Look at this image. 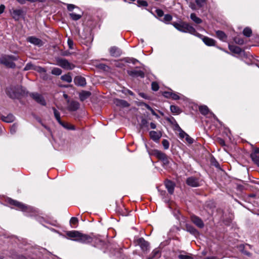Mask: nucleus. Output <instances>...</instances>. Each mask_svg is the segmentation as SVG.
<instances>
[{
	"label": "nucleus",
	"mask_w": 259,
	"mask_h": 259,
	"mask_svg": "<svg viewBox=\"0 0 259 259\" xmlns=\"http://www.w3.org/2000/svg\"><path fill=\"white\" fill-rule=\"evenodd\" d=\"M174 26L177 29L180 31L185 33H190L192 34L197 36V37L202 36V35L198 33L192 25L189 24L187 23H176L174 24Z\"/></svg>",
	"instance_id": "f257e3e1"
},
{
	"label": "nucleus",
	"mask_w": 259,
	"mask_h": 259,
	"mask_svg": "<svg viewBox=\"0 0 259 259\" xmlns=\"http://www.w3.org/2000/svg\"><path fill=\"white\" fill-rule=\"evenodd\" d=\"M17 60V58L14 56L4 55L0 57V64L6 67L14 68L16 66L14 61Z\"/></svg>",
	"instance_id": "f03ea898"
},
{
	"label": "nucleus",
	"mask_w": 259,
	"mask_h": 259,
	"mask_svg": "<svg viewBox=\"0 0 259 259\" xmlns=\"http://www.w3.org/2000/svg\"><path fill=\"white\" fill-rule=\"evenodd\" d=\"M57 64L66 70H72L75 67L74 65L70 63L66 59H61L58 60L57 61Z\"/></svg>",
	"instance_id": "7ed1b4c3"
},
{
	"label": "nucleus",
	"mask_w": 259,
	"mask_h": 259,
	"mask_svg": "<svg viewBox=\"0 0 259 259\" xmlns=\"http://www.w3.org/2000/svg\"><path fill=\"white\" fill-rule=\"evenodd\" d=\"M11 203L13 205L18 207L20 209H21L22 211H32L33 209V208L31 207L25 205V204L15 200H12Z\"/></svg>",
	"instance_id": "20e7f679"
},
{
	"label": "nucleus",
	"mask_w": 259,
	"mask_h": 259,
	"mask_svg": "<svg viewBox=\"0 0 259 259\" xmlns=\"http://www.w3.org/2000/svg\"><path fill=\"white\" fill-rule=\"evenodd\" d=\"M10 13L13 19L19 20L23 15V12L21 9H14L10 11Z\"/></svg>",
	"instance_id": "39448f33"
},
{
	"label": "nucleus",
	"mask_w": 259,
	"mask_h": 259,
	"mask_svg": "<svg viewBox=\"0 0 259 259\" xmlns=\"http://www.w3.org/2000/svg\"><path fill=\"white\" fill-rule=\"evenodd\" d=\"M80 232L78 231H70L66 233V235L70 239L75 241H78L80 235Z\"/></svg>",
	"instance_id": "423d86ee"
},
{
	"label": "nucleus",
	"mask_w": 259,
	"mask_h": 259,
	"mask_svg": "<svg viewBox=\"0 0 259 259\" xmlns=\"http://www.w3.org/2000/svg\"><path fill=\"white\" fill-rule=\"evenodd\" d=\"M250 157L255 164L259 167V148L254 149L250 154Z\"/></svg>",
	"instance_id": "0eeeda50"
},
{
	"label": "nucleus",
	"mask_w": 259,
	"mask_h": 259,
	"mask_svg": "<svg viewBox=\"0 0 259 259\" xmlns=\"http://www.w3.org/2000/svg\"><path fill=\"white\" fill-rule=\"evenodd\" d=\"M93 240V238L91 236L81 233L78 242L87 244L92 242Z\"/></svg>",
	"instance_id": "6e6552de"
},
{
	"label": "nucleus",
	"mask_w": 259,
	"mask_h": 259,
	"mask_svg": "<svg viewBox=\"0 0 259 259\" xmlns=\"http://www.w3.org/2000/svg\"><path fill=\"white\" fill-rule=\"evenodd\" d=\"M30 96L38 103L42 105H46V101L41 95L38 93H32Z\"/></svg>",
	"instance_id": "1a4fd4ad"
},
{
	"label": "nucleus",
	"mask_w": 259,
	"mask_h": 259,
	"mask_svg": "<svg viewBox=\"0 0 259 259\" xmlns=\"http://www.w3.org/2000/svg\"><path fill=\"white\" fill-rule=\"evenodd\" d=\"M186 183L188 185L193 187H196L199 186L198 179L193 177L188 178L187 179Z\"/></svg>",
	"instance_id": "9d476101"
},
{
	"label": "nucleus",
	"mask_w": 259,
	"mask_h": 259,
	"mask_svg": "<svg viewBox=\"0 0 259 259\" xmlns=\"http://www.w3.org/2000/svg\"><path fill=\"white\" fill-rule=\"evenodd\" d=\"M27 41L38 47L42 46L43 45V42L40 39L36 38L34 36H29L27 38Z\"/></svg>",
	"instance_id": "9b49d317"
},
{
	"label": "nucleus",
	"mask_w": 259,
	"mask_h": 259,
	"mask_svg": "<svg viewBox=\"0 0 259 259\" xmlns=\"http://www.w3.org/2000/svg\"><path fill=\"white\" fill-rule=\"evenodd\" d=\"M192 222L198 227L202 228L204 227V223L202 220L196 215H192L191 217Z\"/></svg>",
	"instance_id": "f8f14e48"
},
{
	"label": "nucleus",
	"mask_w": 259,
	"mask_h": 259,
	"mask_svg": "<svg viewBox=\"0 0 259 259\" xmlns=\"http://www.w3.org/2000/svg\"><path fill=\"white\" fill-rule=\"evenodd\" d=\"M155 156L159 159L162 160L164 163H168V159L166 155L159 151V150H155Z\"/></svg>",
	"instance_id": "ddd939ff"
},
{
	"label": "nucleus",
	"mask_w": 259,
	"mask_h": 259,
	"mask_svg": "<svg viewBox=\"0 0 259 259\" xmlns=\"http://www.w3.org/2000/svg\"><path fill=\"white\" fill-rule=\"evenodd\" d=\"M68 105L67 109L69 111H74L77 110L79 108V104L78 102L76 101H71L70 102L69 100H68Z\"/></svg>",
	"instance_id": "4468645a"
},
{
	"label": "nucleus",
	"mask_w": 259,
	"mask_h": 259,
	"mask_svg": "<svg viewBox=\"0 0 259 259\" xmlns=\"http://www.w3.org/2000/svg\"><path fill=\"white\" fill-rule=\"evenodd\" d=\"M199 37L201 38L203 42L208 46H214L215 45L216 41L212 38L207 36H203L202 35L201 37Z\"/></svg>",
	"instance_id": "2eb2a0df"
},
{
	"label": "nucleus",
	"mask_w": 259,
	"mask_h": 259,
	"mask_svg": "<svg viewBox=\"0 0 259 259\" xmlns=\"http://www.w3.org/2000/svg\"><path fill=\"white\" fill-rule=\"evenodd\" d=\"M128 74L133 77L140 76L142 78L144 77V73L141 70H132L127 71Z\"/></svg>",
	"instance_id": "dca6fc26"
},
{
	"label": "nucleus",
	"mask_w": 259,
	"mask_h": 259,
	"mask_svg": "<svg viewBox=\"0 0 259 259\" xmlns=\"http://www.w3.org/2000/svg\"><path fill=\"white\" fill-rule=\"evenodd\" d=\"M74 81L75 84L78 86H84L86 84L85 78L80 76H76L74 79Z\"/></svg>",
	"instance_id": "f3484780"
},
{
	"label": "nucleus",
	"mask_w": 259,
	"mask_h": 259,
	"mask_svg": "<svg viewBox=\"0 0 259 259\" xmlns=\"http://www.w3.org/2000/svg\"><path fill=\"white\" fill-rule=\"evenodd\" d=\"M149 135L150 138L154 141L157 142L158 141L160 138H161L162 134L161 132H156V131H151L149 133Z\"/></svg>",
	"instance_id": "a211bd4d"
},
{
	"label": "nucleus",
	"mask_w": 259,
	"mask_h": 259,
	"mask_svg": "<svg viewBox=\"0 0 259 259\" xmlns=\"http://www.w3.org/2000/svg\"><path fill=\"white\" fill-rule=\"evenodd\" d=\"M165 186L166 189H167L169 193H170V194H172L174 191L175 186V184L170 181L167 180L165 182Z\"/></svg>",
	"instance_id": "6ab92c4d"
},
{
	"label": "nucleus",
	"mask_w": 259,
	"mask_h": 259,
	"mask_svg": "<svg viewBox=\"0 0 259 259\" xmlns=\"http://www.w3.org/2000/svg\"><path fill=\"white\" fill-rule=\"evenodd\" d=\"M138 243L143 250H146L149 246L148 242L146 241L143 238H141L138 240Z\"/></svg>",
	"instance_id": "aec40b11"
},
{
	"label": "nucleus",
	"mask_w": 259,
	"mask_h": 259,
	"mask_svg": "<svg viewBox=\"0 0 259 259\" xmlns=\"http://www.w3.org/2000/svg\"><path fill=\"white\" fill-rule=\"evenodd\" d=\"M111 56L114 57H118L120 55V50L117 47H112L109 50Z\"/></svg>",
	"instance_id": "412c9836"
},
{
	"label": "nucleus",
	"mask_w": 259,
	"mask_h": 259,
	"mask_svg": "<svg viewBox=\"0 0 259 259\" xmlns=\"http://www.w3.org/2000/svg\"><path fill=\"white\" fill-rule=\"evenodd\" d=\"M217 37L220 40L226 41L227 40V36L226 34L222 31L217 30L215 31Z\"/></svg>",
	"instance_id": "4be33fe9"
},
{
	"label": "nucleus",
	"mask_w": 259,
	"mask_h": 259,
	"mask_svg": "<svg viewBox=\"0 0 259 259\" xmlns=\"http://www.w3.org/2000/svg\"><path fill=\"white\" fill-rule=\"evenodd\" d=\"M199 110L200 113L204 115H206L208 114H212V113L210 112L208 108L205 105L199 106Z\"/></svg>",
	"instance_id": "5701e85b"
},
{
	"label": "nucleus",
	"mask_w": 259,
	"mask_h": 259,
	"mask_svg": "<svg viewBox=\"0 0 259 259\" xmlns=\"http://www.w3.org/2000/svg\"><path fill=\"white\" fill-rule=\"evenodd\" d=\"M2 119L4 122L10 123L13 122L14 120L15 117L13 115L10 114L8 115L7 116H3L2 117Z\"/></svg>",
	"instance_id": "b1692460"
},
{
	"label": "nucleus",
	"mask_w": 259,
	"mask_h": 259,
	"mask_svg": "<svg viewBox=\"0 0 259 259\" xmlns=\"http://www.w3.org/2000/svg\"><path fill=\"white\" fill-rule=\"evenodd\" d=\"M91 95V93L87 91H82L79 94V98L81 101H84Z\"/></svg>",
	"instance_id": "393cba45"
},
{
	"label": "nucleus",
	"mask_w": 259,
	"mask_h": 259,
	"mask_svg": "<svg viewBox=\"0 0 259 259\" xmlns=\"http://www.w3.org/2000/svg\"><path fill=\"white\" fill-rule=\"evenodd\" d=\"M190 18L196 24H200L202 22V20L198 17L195 13H192L190 15Z\"/></svg>",
	"instance_id": "a878e982"
},
{
	"label": "nucleus",
	"mask_w": 259,
	"mask_h": 259,
	"mask_svg": "<svg viewBox=\"0 0 259 259\" xmlns=\"http://www.w3.org/2000/svg\"><path fill=\"white\" fill-rule=\"evenodd\" d=\"M82 14V13L80 14H76L72 12L69 14V16L72 20L76 21L81 18Z\"/></svg>",
	"instance_id": "bb28decb"
},
{
	"label": "nucleus",
	"mask_w": 259,
	"mask_h": 259,
	"mask_svg": "<svg viewBox=\"0 0 259 259\" xmlns=\"http://www.w3.org/2000/svg\"><path fill=\"white\" fill-rule=\"evenodd\" d=\"M60 124L63 127L67 130H75V126L72 124H69V123L64 122L62 121V123Z\"/></svg>",
	"instance_id": "cd10ccee"
},
{
	"label": "nucleus",
	"mask_w": 259,
	"mask_h": 259,
	"mask_svg": "<svg viewBox=\"0 0 259 259\" xmlns=\"http://www.w3.org/2000/svg\"><path fill=\"white\" fill-rule=\"evenodd\" d=\"M53 110L54 112V116L57 121L59 124L62 123V121L61 120L60 114L58 111L55 108H53Z\"/></svg>",
	"instance_id": "c85d7f7f"
},
{
	"label": "nucleus",
	"mask_w": 259,
	"mask_h": 259,
	"mask_svg": "<svg viewBox=\"0 0 259 259\" xmlns=\"http://www.w3.org/2000/svg\"><path fill=\"white\" fill-rule=\"evenodd\" d=\"M229 48L231 51L236 54H240L241 51L239 47L235 46H229Z\"/></svg>",
	"instance_id": "c756f323"
},
{
	"label": "nucleus",
	"mask_w": 259,
	"mask_h": 259,
	"mask_svg": "<svg viewBox=\"0 0 259 259\" xmlns=\"http://www.w3.org/2000/svg\"><path fill=\"white\" fill-rule=\"evenodd\" d=\"M61 79L66 81L67 82L70 83L72 81V77L70 74V73H68L66 74H65L64 75H62L61 76Z\"/></svg>",
	"instance_id": "7c9ffc66"
},
{
	"label": "nucleus",
	"mask_w": 259,
	"mask_h": 259,
	"mask_svg": "<svg viewBox=\"0 0 259 259\" xmlns=\"http://www.w3.org/2000/svg\"><path fill=\"white\" fill-rule=\"evenodd\" d=\"M178 257L180 259H193V257L191 254L186 253L179 254Z\"/></svg>",
	"instance_id": "2f4dec72"
},
{
	"label": "nucleus",
	"mask_w": 259,
	"mask_h": 259,
	"mask_svg": "<svg viewBox=\"0 0 259 259\" xmlns=\"http://www.w3.org/2000/svg\"><path fill=\"white\" fill-rule=\"evenodd\" d=\"M170 109L171 112H172L173 113L178 114L180 113V109L178 106L175 105H171L170 107Z\"/></svg>",
	"instance_id": "473e14b6"
},
{
	"label": "nucleus",
	"mask_w": 259,
	"mask_h": 259,
	"mask_svg": "<svg viewBox=\"0 0 259 259\" xmlns=\"http://www.w3.org/2000/svg\"><path fill=\"white\" fill-rule=\"evenodd\" d=\"M243 33L245 36L247 37H249L251 35L252 31L250 28L246 27L243 30Z\"/></svg>",
	"instance_id": "72a5a7b5"
},
{
	"label": "nucleus",
	"mask_w": 259,
	"mask_h": 259,
	"mask_svg": "<svg viewBox=\"0 0 259 259\" xmlns=\"http://www.w3.org/2000/svg\"><path fill=\"white\" fill-rule=\"evenodd\" d=\"M52 74L59 75L62 73V70L59 68H54L51 71Z\"/></svg>",
	"instance_id": "f704fd0d"
},
{
	"label": "nucleus",
	"mask_w": 259,
	"mask_h": 259,
	"mask_svg": "<svg viewBox=\"0 0 259 259\" xmlns=\"http://www.w3.org/2000/svg\"><path fill=\"white\" fill-rule=\"evenodd\" d=\"M206 0H195V3L199 8L202 7L206 3Z\"/></svg>",
	"instance_id": "c9c22d12"
},
{
	"label": "nucleus",
	"mask_w": 259,
	"mask_h": 259,
	"mask_svg": "<svg viewBox=\"0 0 259 259\" xmlns=\"http://www.w3.org/2000/svg\"><path fill=\"white\" fill-rule=\"evenodd\" d=\"M34 70L39 73H45L46 72V69L40 66H35L33 68Z\"/></svg>",
	"instance_id": "e433bc0d"
},
{
	"label": "nucleus",
	"mask_w": 259,
	"mask_h": 259,
	"mask_svg": "<svg viewBox=\"0 0 259 259\" xmlns=\"http://www.w3.org/2000/svg\"><path fill=\"white\" fill-rule=\"evenodd\" d=\"M162 144L164 149H168L169 146V143L167 140H163Z\"/></svg>",
	"instance_id": "4c0bfd02"
},
{
	"label": "nucleus",
	"mask_w": 259,
	"mask_h": 259,
	"mask_svg": "<svg viewBox=\"0 0 259 259\" xmlns=\"http://www.w3.org/2000/svg\"><path fill=\"white\" fill-rule=\"evenodd\" d=\"M137 3L139 6L147 7L148 6L147 2L144 0H138Z\"/></svg>",
	"instance_id": "58836bf2"
},
{
	"label": "nucleus",
	"mask_w": 259,
	"mask_h": 259,
	"mask_svg": "<svg viewBox=\"0 0 259 259\" xmlns=\"http://www.w3.org/2000/svg\"><path fill=\"white\" fill-rule=\"evenodd\" d=\"M151 88L152 90L157 91L159 89V85L157 82H153L151 84Z\"/></svg>",
	"instance_id": "ea45409f"
},
{
	"label": "nucleus",
	"mask_w": 259,
	"mask_h": 259,
	"mask_svg": "<svg viewBox=\"0 0 259 259\" xmlns=\"http://www.w3.org/2000/svg\"><path fill=\"white\" fill-rule=\"evenodd\" d=\"M187 230L188 231L190 232L191 234H195L197 233L196 230L192 227L187 226Z\"/></svg>",
	"instance_id": "a19ab883"
},
{
	"label": "nucleus",
	"mask_w": 259,
	"mask_h": 259,
	"mask_svg": "<svg viewBox=\"0 0 259 259\" xmlns=\"http://www.w3.org/2000/svg\"><path fill=\"white\" fill-rule=\"evenodd\" d=\"M78 223V219L76 218L72 217L70 220V223L71 225H76Z\"/></svg>",
	"instance_id": "79ce46f5"
},
{
	"label": "nucleus",
	"mask_w": 259,
	"mask_h": 259,
	"mask_svg": "<svg viewBox=\"0 0 259 259\" xmlns=\"http://www.w3.org/2000/svg\"><path fill=\"white\" fill-rule=\"evenodd\" d=\"M68 45L70 49H73V41L71 39L69 38L67 41Z\"/></svg>",
	"instance_id": "37998d69"
},
{
	"label": "nucleus",
	"mask_w": 259,
	"mask_h": 259,
	"mask_svg": "<svg viewBox=\"0 0 259 259\" xmlns=\"http://www.w3.org/2000/svg\"><path fill=\"white\" fill-rule=\"evenodd\" d=\"M185 140L189 144H191L193 142V139L191 138L188 135L186 136Z\"/></svg>",
	"instance_id": "c03bdc74"
},
{
	"label": "nucleus",
	"mask_w": 259,
	"mask_h": 259,
	"mask_svg": "<svg viewBox=\"0 0 259 259\" xmlns=\"http://www.w3.org/2000/svg\"><path fill=\"white\" fill-rule=\"evenodd\" d=\"M171 98L176 100L179 99L180 97L177 94L172 92V94H171Z\"/></svg>",
	"instance_id": "a18cd8bd"
},
{
	"label": "nucleus",
	"mask_w": 259,
	"mask_h": 259,
	"mask_svg": "<svg viewBox=\"0 0 259 259\" xmlns=\"http://www.w3.org/2000/svg\"><path fill=\"white\" fill-rule=\"evenodd\" d=\"M196 6V4H195L192 2H191L189 4L190 8H191V9L193 10H195L197 9Z\"/></svg>",
	"instance_id": "49530a36"
},
{
	"label": "nucleus",
	"mask_w": 259,
	"mask_h": 259,
	"mask_svg": "<svg viewBox=\"0 0 259 259\" xmlns=\"http://www.w3.org/2000/svg\"><path fill=\"white\" fill-rule=\"evenodd\" d=\"M172 92H165L163 93V96L166 98H171Z\"/></svg>",
	"instance_id": "de8ad7c7"
},
{
	"label": "nucleus",
	"mask_w": 259,
	"mask_h": 259,
	"mask_svg": "<svg viewBox=\"0 0 259 259\" xmlns=\"http://www.w3.org/2000/svg\"><path fill=\"white\" fill-rule=\"evenodd\" d=\"M164 19L166 21H170L172 19V17L170 15L167 14L164 16Z\"/></svg>",
	"instance_id": "09e8293b"
},
{
	"label": "nucleus",
	"mask_w": 259,
	"mask_h": 259,
	"mask_svg": "<svg viewBox=\"0 0 259 259\" xmlns=\"http://www.w3.org/2000/svg\"><path fill=\"white\" fill-rule=\"evenodd\" d=\"M156 13L157 15L159 17H161L163 15V12L161 10H160V9L156 10Z\"/></svg>",
	"instance_id": "8fccbe9b"
},
{
	"label": "nucleus",
	"mask_w": 259,
	"mask_h": 259,
	"mask_svg": "<svg viewBox=\"0 0 259 259\" xmlns=\"http://www.w3.org/2000/svg\"><path fill=\"white\" fill-rule=\"evenodd\" d=\"M17 129V126L15 124L13 125L11 128L10 131L12 134H14L16 132Z\"/></svg>",
	"instance_id": "3c124183"
},
{
	"label": "nucleus",
	"mask_w": 259,
	"mask_h": 259,
	"mask_svg": "<svg viewBox=\"0 0 259 259\" xmlns=\"http://www.w3.org/2000/svg\"><path fill=\"white\" fill-rule=\"evenodd\" d=\"M75 7L74 5H73L72 4H69L67 6V9L69 11H72L75 8Z\"/></svg>",
	"instance_id": "603ef678"
},
{
	"label": "nucleus",
	"mask_w": 259,
	"mask_h": 259,
	"mask_svg": "<svg viewBox=\"0 0 259 259\" xmlns=\"http://www.w3.org/2000/svg\"><path fill=\"white\" fill-rule=\"evenodd\" d=\"M188 134H187L185 132H184V131H182L179 134V135H180V138H185L186 136Z\"/></svg>",
	"instance_id": "864d4df0"
},
{
	"label": "nucleus",
	"mask_w": 259,
	"mask_h": 259,
	"mask_svg": "<svg viewBox=\"0 0 259 259\" xmlns=\"http://www.w3.org/2000/svg\"><path fill=\"white\" fill-rule=\"evenodd\" d=\"M153 257L157 256L159 255V252L158 250H154L152 252Z\"/></svg>",
	"instance_id": "5fc2aeb1"
},
{
	"label": "nucleus",
	"mask_w": 259,
	"mask_h": 259,
	"mask_svg": "<svg viewBox=\"0 0 259 259\" xmlns=\"http://www.w3.org/2000/svg\"><path fill=\"white\" fill-rule=\"evenodd\" d=\"M34 67H33L32 65L27 64L26 66L25 67V70H27L28 69L32 68H34Z\"/></svg>",
	"instance_id": "6e6d98bb"
},
{
	"label": "nucleus",
	"mask_w": 259,
	"mask_h": 259,
	"mask_svg": "<svg viewBox=\"0 0 259 259\" xmlns=\"http://www.w3.org/2000/svg\"><path fill=\"white\" fill-rule=\"evenodd\" d=\"M5 9V7L4 5H1L0 6V14L4 12Z\"/></svg>",
	"instance_id": "4d7b16f0"
},
{
	"label": "nucleus",
	"mask_w": 259,
	"mask_h": 259,
	"mask_svg": "<svg viewBox=\"0 0 259 259\" xmlns=\"http://www.w3.org/2000/svg\"><path fill=\"white\" fill-rule=\"evenodd\" d=\"M150 125V127L152 129H155L156 127V124L153 122H151Z\"/></svg>",
	"instance_id": "13d9d810"
},
{
	"label": "nucleus",
	"mask_w": 259,
	"mask_h": 259,
	"mask_svg": "<svg viewBox=\"0 0 259 259\" xmlns=\"http://www.w3.org/2000/svg\"><path fill=\"white\" fill-rule=\"evenodd\" d=\"M117 103H119V104H121L124 105V104H126V102L125 101H123V100H118L117 101Z\"/></svg>",
	"instance_id": "bf43d9fd"
},
{
	"label": "nucleus",
	"mask_w": 259,
	"mask_h": 259,
	"mask_svg": "<svg viewBox=\"0 0 259 259\" xmlns=\"http://www.w3.org/2000/svg\"><path fill=\"white\" fill-rule=\"evenodd\" d=\"M153 115L155 116L157 118H159V116L156 113V112L154 111H152L151 113Z\"/></svg>",
	"instance_id": "052dcab7"
},
{
	"label": "nucleus",
	"mask_w": 259,
	"mask_h": 259,
	"mask_svg": "<svg viewBox=\"0 0 259 259\" xmlns=\"http://www.w3.org/2000/svg\"><path fill=\"white\" fill-rule=\"evenodd\" d=\"M235 40L236 42L238 43L239 44H242L243 43V40L242 39L239 40L238 41H237L236 39Z\"/></svg>",
	"instance_id": "680f3d73"
},
{
	"label": "nucleus",
	"mask_w": 259,
	"mask_h": 259,
	"mask_svg": "<svg viewBox=\"0 0 259 259\" xmlns=\"http://www.w3.org/2000/svg\"><path fill=\"white\" fill-rule=\"evenodd\" d=\"M145 106L146 107V108L148 109V110H150L151 108V107L148 104H145Z\"/></svg>",
	"instance_id": "e2e57ef3"
},
{
	"label": "nucleus",
	"mask_w": 259,
	"mask_h": 259,
	"mask_svg": "<svg viewBox=\"0 0 259 259\" xmlns=\"http://www.w3.org/2000/svg\"><path fill=\"white\" fill-rule=\"evenodd\" d=\"M100 66H101V68H103L104 69H105L106 67H107L106 65H105L104 64L100 65Z\"/></svg>",
	"instance_id": "0e129e2a"
},
{
	"label": "nucleus",
	"mask_w": 259,
	"mask_h": 259,
	"mask_svg": "<svg viewBox=\"0 0 259 259\" xmlns=\"http://www.w3.org/2000/svg\"><path fill=\"white\" fill-rule=\"evenodd\" d=\"M63 97H64L65 99H68V96L67 94H63Z\"/></svg>",
	"instance_id": "69168bd1"
},
{
	"label": "nucleus",
	"mask_w": 259,
	"mask_h": 259,
	"mask_svg": "<svg viewBox=\"0 0 259 259\" xmlns=\"http://www.w3.org/2000/svg\"><path fill=\"white\" fill-rule=\"evenodd\" d=\"M45 0H34V2H36V1H38V2H42L44 1H45Z\"/></svg>",
	"instance_id": "338daca9"
},
{
	"label": "nucleus",
	"mask_w": 259,
	"mask_h": 259,
	"mask_svg": "<svg viewBox=\"0 0 259 259\" xmlns=\"http://www.w3.org/2000/svg\"><path fill=\"white\" fill-rule=\"evenodd\" d=\"M3 128L2 127H0V134H1L3 133Z\"/></svg>",
	"instance_id": "774afa93"
}]
</instances>
